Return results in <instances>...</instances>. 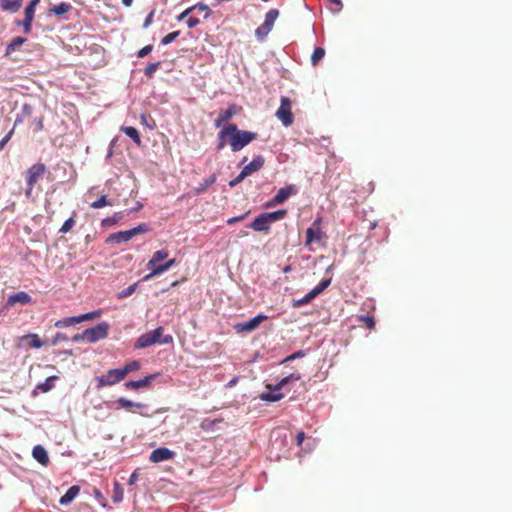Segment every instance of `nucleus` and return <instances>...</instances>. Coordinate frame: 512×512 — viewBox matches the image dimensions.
<instances>
[{
	"mask_svg": "<svg viewBox=\"0 0 512 512\" xmlns=\"http://www.w3.org/2000/svg\"><path fill=\"white\" fill-rule=\"evenodd\" d=\"M168 255L169 253L165 249L155 251L152 255V258L147 263V268L150 270V273L145 275L142 280H150L151 278L161 275L176 265V260L174 258L169 259L162 264H158L159 261L166 260Z\"/></svg>",
	"mask_w": 512,
	"mask_h": 512,
	"instance_id": "1",
	"label": "nucleus"
},
{
	"mask_svg": "<svg viewBox=\"0 0 512 512\" xmlns=\"http://www.w3.org/2000/svg\"><path fill=\"white\" fill-rule=\"evenodd\" d=\"M258 137L256 132L241 130L236 124L230 123L229 146L233 152L242 150Z\"/></svg>",
	"mask_w": 512,
	"mask_h": 512,
	"instance_id": "2",
	"label": "nucleus"
},
{
	"mask_svg": "<svg viewBox=\"0 0 512 512\" xmlns=\"http://www.w3.org/2000/svg\"><path fill=\"white\" fill-rule=\"evenodd\" d=\"M164 328L158 327L152 331H148L144 334H142L138 339L136 340L134 347L136 349H143L146 347H149L151 345H154L156 343L160 344H170L173 341V338L171 335H163Z\"/></svg>",
	"mask_w": 512,
	"mask_h": 512,
	"instance_id": "3",
	"label": "nucleus"
},
{
	"mask_svg": "<svg viewBox=\"0 0 512 512\" xmlns=\"http://www.w3.org/2000/svg\"><path fill=\"white\" fill-rule=\"evenodd\" d=\"M286 215V209L262 213L254 219V221L249 225V227L257 232H269L270 224L272 222L285 218Z\"/></svg>",
	"mask_w": 512,
	"mask_h": 512,
	"instance_id": "4",
	"label": "nucleus"
},
{
	"mask_svg": "<svg viewBox=\"0 0 512 512\" xmlns=\"http://www.w3.org/2000/svg\"><path fill=\"white\" fill-rule=\"evenodd\" d=\"M300 379L301 375L299 373H291L290 375L282 378L271 391L262 393L260 395V399L267 402H277L284 397V394L280 392V389L283 388L289 382L298 381Z\"/></svg>",
	"mask_w": 512,
	"mask_h": 512,
	"instance_id": "5",
	"label": "nucleus"
},
{
	"mask_svg": "<svg viewBox=\"0 0 512 512\" xmlns=\"http://www.w3.org/2000/svg\"><path fill=\"white\" fill-rule=\"evenodd\" d=\"M46 166L43 163H36L29 167L26 171V185L25 196L29 199L32 197V191L35 184L45 174Z\"/></svg>",
	"mask_w": 512,
	"mask_h": 512,
	"instance_id": "6",
	"label": "nucleus"
},
{
	"mask_svg": "<svg viewBox=\"0 0 512 512\" xmlns=\"http://www.w3.org/2000/svg\"><path fill=\"white\" fill-rule=\"evenodd\" d=\"M148 231H149L148 225L143 223V224H140L137 227H134L130 230L120 231L117 233L110 234L109 237L107 238V242H112V243H117V244H120L123 242H128L134 236L139 235V234H144Z\"/></svg>",
	"mask_w": 512,
	"mask_h": 512,
	"instance_id": "7",
	"label": "nucleus"
},
{
	"mask_svg": "<svg viewBox=\"0 0 512 512\" xmlns=\"http://www.w3.org/2000/svg\"><path fill=\"white\" fill-rule=\"evenodd\" d=\"M278 16H279V11H278V9H275V8L270 9L266 13L265 20H264L263 24H261L255 30V36L259 40H263L270 33Z\"/></svg>",
	"mask_w": 512,
	"mask_h": 512,
	"instance_id": "8",
	"label": "nucleus"
},
{
	"mask_svg": "<svg viewBox=\"0 0 512 512\" xmlns=\"http://www.w3.org/2000/svg\"><path fill=\"white\" fill-rule=\"evenodd\" d=\"M101 314H102L101 310H97V311H92V312H88L85 314H81L78 316L63 318V319L55 322V327H57V328L69 327V326L76 325V324L84 322V321H89V320H92L95 318H99L101 316Z\"/></svg>",
	"mask_w": 512,
	"mask_h": 512,
	"instance_id": "9",
	"label": "nucleus"
},
{
	"mask_svg": "<svg viewBox=\"0 0 512 512\" xmlns=\"http://www.w3.org/2000/svg\"><path fill=\"white\" fill-rule=\"evenodd\" d=\"M109 324L107 322L98 323L92 328L83 331V336L89 343H95L99 340L105 339L108 336Z\"/></svg>",
	"mask_w": 512,
	"mask_h": 512,
	"instance_id": "10",
	"label": "nucleus"
},
{
	"mask_svg": "<svg viewBox=\"0 0 512 512\" xmlns=\"http://www.w3.org/2000/svg\"><path fill=\"white\" fill-rule=\"evenodd\" d=\"M291 101L288 97H281L280 107L276 111V117L281 121V123L288 127L293 124L294 117L291 111Z\"/></svg>",
	"mask_w": 512,
	"mask_h": 512,
	"instance_id": "11",
	"label": "nucleus"
},
{
	"mask_svg": "<svg viewBox=\"0 0 512 512\" xmlns=\"http://www.w3.org/2000/svg\"><path fill=\"white\" fill-rule=\"evenodd\" d=\"M331 283V279H323L316 287H314L309 293H307L303 298L298 300H293L292 306L294 308L301 307L310 303L315 297L320 295Z\"/></svg>",
	"mask_w": 512,
	"mask_h": 512,
	"instance_id": "12",
	"label": "nucleus"
},
{
	"mask_svg": "<svg viewBox=\"0 0 512 512\" xmlns=\"http://www.w3.org/2000/svg\"><path fill=\"white\" fill-rule=\"evenodd\" d=\"M124 372L121 369H111L105 375L97 377V387L112 386L124 379Z\"/></svg>",
	"mask_w": 512,
	"mask_h": 512,
	"instance_id": "13",
	"label": "nucleus"
},
{
	"mask_svg": "<svg viewBox=\"0 0 512 512\" xmlns=\"http://www.w3.org/2000/svg\"><path fill=\"white\" fill-rule=\"evenodd\" d=\"M241 110V107L236 104H231L225 110H221L214 120V126L216 128H222L225 126V123H228L236 114H238Z\"/></svg>",
	"mask_w": 512,
	"mask_h": 512,
	"instance_id": "14",
	"label": "nucleus"
},
{
	"mask_svg": "<svg viewBox=\"0 0 512 512\" xmlns=\"http://www.w3.org/2000/svg\"><path fill=\"white\" fill-rule=\"evenodd\" d=\"M321 218H317L314 220L311 227L306 230V241L305 245L308 246L313 242H319L322 239V230H321Z\"/></svg>",
	"mask_w": 512,
	"mask_h": 512,
	"instance_id": "15",
	"label": "nucleus"
},
{
	"mask_svg": "<svg viewBox=\"0 0 512 512\" xmlns=\"http://www.w3.org/2000/svg\"><path fill=\"white\" fill-rule=\"evenodd\" d=\"M293 192V186L280 188L276 195L265 204V207L269 208L284 203L289 198V196L293 194Z\"/></svg>",
	"mask_w": 512,
	"mask_h": 512,
	"instance_id": "16",
	"label": "nucleus"
},
{
	"mask_svg": "<svg viewBox=\"0 0 512 512\" xmlns=\"http://www.w3.org/2000/svg\"><path fill=\"white\" fill-rule=\"evenodd\" d=\"M175 456V452L166 448L160 447L153 450L149 456V460L153 463H159L162 461H167L173 459Z\"/></svg>",
	"mask_w": 512,
	"mask_h": 512,
	"instance_id": "17",
	"label": "nucleus"
},
{
	"mask_svg": "<svg viewBox=\"0 0 512 512\" xmlns=\"http://www.w3.org/2000/svg\"><path fill=\"white\" fill-rule=\"evenodd\" d=\"M31 301H32V298L27 292L19 291L17 293L10 295L7 298L5 307H7V308L13 307L16 304L27 305V304L31 303Z\"/></svg>",
	"mask_w": 512,
	"mask_h": 512,
	"instance_id": "18",
	"label": "nucleus"
},
{
	"mask_svg": "<svg viewBox=\"0 0 512 512\" xmlns=\"http://www.w3.org/2000/svg\"><path fill=\"white\" fill-rule=\"evenodd\" d=\"M267 317L265 315H257L245 323H240L235 326L238 332H250L255 330Z\"/></svg>",
	"mask_w": 512,
	"mask_h": 512,
	"instance_id": "19",
	"label": "nucleus"
},
{
	"mask_svg": "<svg viewBox=\"0 0 512 512\" xmlns=\"http://www.w3.org/2000/svg\"><path fill=\"white\" fill-rule=\"evenodd\" d=\"M158 377V374H151L145 376L143 379L137 381H128L124 384L127 389L138 390L141 388H147L150 386L151 382Z\"/></svg>",
	"mask_w": 512,
	"mask_h": 512,
	"instance_id": "20",
	"label": "nucleus"
},
{
	"mask_svg": "<svg viewBox=\"0 0 512 512\" xmlns=\"http://www.w3.org/2000/svg\"><path fill=\"white\" fill-rule=\"evenodd\" d=\"M230 139V123L221 128L217 134V149L222 150L226 145H229Z\"/></svg>",
	"mask_w": 512,
	"mask_h": 512,
	"instance_id": "21",
	"label": "nucleus"
},
{
	"mask_svg": "<svg viewBox=\"0 0 512 512\" xmlns=\"http://www.w3.org/2000/svg\"><path fill=\"white\" fill-rule=\"evenodd\" d=\"M265 160L263 156H256L249 164L243 167L244 173L249 176L254 172L259 171L264 166Z\"/></svg>",
	"mask_w": 512,
	"mask_h": 512,
	"instance_id": "22",
	"label": "nucleus"
},
{
	"mask_svg": "<svg viewBox=\"0 0 512 512\" xmlns=\"http://www.w3.org/2000/svg\"><path fill=\"white\" fill-rule=\"evenodd\" d=\"M34 459L43 466H47L49 463V457L46 449L41 445H36L32 450Z\"/></svg>",
	"mask_w": 512,
	"mask_h": 512,
	"instance_id": "23",
	"label": "nucleus"
},
{
	"mask_svg": "<svg viewBox=\"0 0 512 512\" xmlns=\"http://www.w3.org/2000/svg\"><path fill=\"white\" fill-rule=\"evenodd\" d=\"M23 0H0V8L3 11L16 13L22 7Z\"/></svg>",
	"mask_w": 512,
	"mask_h": 512,
	"instance_id": "24",
	"label": "nucleus"
},
{
	"mask_svg": "<svg viewBox=\"0 0 512 512\" xmlns=\"http://www.w3.org/2000/svg\"><path fill=\"white\" fill-rule=\"evenodd\" d=\"M80 491V488L79 486H71L67 491L66 493L60 498L59 502L60 504L62 505H67L69 503H71L75 497L78 495Z\"/></svg>",
	"mask_w": 512,
	"mask_h": 512,
	"instance_id": "25",
	"label": "nucleus"
},
{
	"mask_svg": "<svg viewBox=\"0 0 512 512\" xmlns=\"http://www.w3.org/2000/svg\"><path fill=\"white\" fill-rule=\"evenodd\" d=\"M121 131H123L128 137H130L137 146L141 145V138L136 128L132 126H122Z\"/></svg>",
	"mask_w": 512,
	"mask_h": 512,
	"instance_id": "26",
	"label": "nucleus"
},
{
	"mask_svg": "<svg viewBox=\"0 0 512 512\" xmlns=\"http://www.w3.org/2000/svg\"><path fill=\"white\" fill-rule=\"evenodd\" d=\"M72 9L70 3L62 2L58 5L53 6L50 11L57 16H61L63 14L68 13Z\"/></svg>",
	"mask_w": 512,
	"mask_h": 512,
	"instance_id": "27",
	"label": "nucleus"
},
{
	"mask_svg": "<svg viewBox=\"0 0 512 512\" xmlns=\"http://www.w3.org/2000/svg\"><path fill=\"white\" fill-rule=\"evenodd\" d=\"M117 403H118V405L121 408H125V409H127L129 411H131L133 407L143 408V407L146 406L143 403H133L132 401H130V400L126 399V398H123V397L117 399Z\"/></svg>",
	"mask_w": 512,
	"mask_h": 512,
	"instance_id": "28",
	"label": "nucleus"
},
{
	"mask_svg": "<svg viewBox=\"0 0 512 512\" xmlns=\"http://www.w3.org/2000/svg\"><path fill=\"white\" fill-rule=\"evenodd\" d=\"M57 378V376H50L46 378L43 383L37 385V389L43 393L49 392L54 387L53 381H55Z\"/></svg>",
	"mask_w": 512,
	"mask_h": 512,
	"instance_id": "29",
	"label": "nucleus"
},
{
	"mask_svg": "<svg viewBox=\"0 0 512 512\" xmlns=\"http://www.w3.org/2000/svg\"><path fill=\"white\" fill-rule=\"evenodd\" d=\"M140 369V362L138 360H133L128 362L121 370L124 372V377H126L129 373L133 371H137Z\"/></svg>",
	"mask_w": 512,
	"mask_h": 512,
	"instance_id": "30",
	"label": "nucleus"
},
{
	"mask_svg": "<svg viewBox=\"0 0 512 512\" xmlns=\"http://www.w3.org/2000/svg\"><path fill=\"white\" fill-rule=\"evenodd\" d=\"M26 42V38L23 37H15L12 39V41L7 46V54H10L12 51H14L16 48L20 47L23 43Z\"/></svg>",
	"mask_w": 512,
	"mask_h": 512,
	"instance_id": "31",
	"label": "nucleus"
},
{
	"mask_svg": "<svg viewBox=\"0 0 512 512\" xmlns=\"http://www.w3.org/2000/svg\"><path fill=\"white\" fill-rule=\"evenodd\" d=\"M216 181V176L215 175H212L210 178L206 179L204 181V183L200 184L197 188H195V194H201L203 193L204 191H206V189L212 185L213 183H215Z\"/></svg>",
	"mask_w": 512,
	"mask_h": 512,
	"instance_id": "32",
	"label": "nucleus"
},
{
	"mask_svg": "<svg viewBox=\"0 0 512 512\" xmlns=\"http://www.w3.org/2000/svg\"><path fill=\"white\" fill-rule=\"evenodd\" d=\"M325 50L321 47H316L311 56V63L313 66H316L318 62L324 57Z\"/></svg>",
	"mask_w": 512,
	"mask_h": 512,
	"instance_id": "33",
	"label": "nucleus"
},
{
	"mask_svg": "<svg viewBox=\"0 0 512 512\" xmlns=\"http://www.w3.org/2000/svg\"><path fill=\"white\" fill-rule=\"evenodd\" d=\"M160 66H161L160 61L154 62V63H149L144 70V74L148 78H152L154 76L155 72L160 68Z\"/></svg>",
	"mask_w": 512,
	"mask_h": 512,
	"instance_id": "34",
	"label": "nucleus"
},
{
	"mask_svg": "<svg viewBox=\"0 0 512 512\" xmlns=\"http://www.w3.org/2000/svg\"><path fill=\"white\" fill-rule=\"evenodd\" d=\"M112 500L114 503H119L123 500V489L117 482L114 484Z\"/></svg>",
	"mask_w": 512,
	"mask_h": 512,
	"instance_id": "35",
	"label": "nucleus"
},
{
	"mask_svg": "<svg viewBox=\"0 0 512 512\" xmlns=\"http://www.w3.org/2000/svg\"><path fill=\"white\" fill-rule=\"evenodd\" d=\"M26 338L30 339L29 346L31 348L38 349L44 345L43 341L39 338V336L37 334H29L26 336Z\"/></svg>",
	"mask_w": 512,
	"mask_h": 512,
	"instance_id": "36",
	"label": "nucleus"
},
{
	"mask_svg": "<svg viewBox=\"0 0 512 512\" xmlns=\"http://www.w3.org/2000/svg\"><path fill=\"white\" fill-rule=\"evenodd\" d=\"M222 420L220 419H214V420H209V419H205L203 420L201 423H200V428L204 431H210V430H213V428L215 427V425L219 422H221Z\"/></svg>",
	"mask_w": 512,
	"mask_h": 512,
	"instance_id": "37",
	"label": "nucleus"
},
{
	"mask_svg": "<svg viewBox=\"0 0 512 512\" xmlns=\"http://www.w3.org/2000/svg\"><path fill=\"white\" fill-rule=\"evenodd\" d=\"M110 205H112V203L107 200V197L105 195H103L99 199L94 201L91 204V207L94 208V209H99V208H102L104 206H110Z\"/></svg>",
	"mask_w": 512,
	"mask_h": 512,
	"instance_id": "38",
	"label": "nucleus"
},
{
	"mask_svg": "<svg viewBox=\"0 0 512 512\" xmlns=\"http://www.w3.org/2000/svg\"><path fill=\"white\" fill-rule=\"evenodd\" d=\"M75 223L76 222L73 217L68 218L60 228L59 232L62 234H66L75 226Z\"/></svg>",
	"mask_w": 512,
	"mask_h": 512,
	"instance_id": "39",
	"label": "nucleus"
},
{
	"mask_svg": "<svg viewBox=\"0 0 512 512\" xmlns=\"http://www.w3.org/2000/svg\"><path fill=\"white\" fill-rule=\"evenodd\" d=\"M179 34H180V31H174V32L167 34L161 40L162 45L170 44L179 36Z\"/></svg>",
	"mask_w": 512,
	"mask_h": 512,
	"instance_id": "40",
	"label": "nucleus"
},
{
	"mask_svg": "<svg viewBox=\"0 0 512 512\" xmlns=\"http://www.w3.org/2000/svg\"><path fill=\"white\" fill-rule=\"evenodd\" d=\"M38 3H36L35 1L31 0V2L29 3V5L25 8V18H31V19H34V14H35V7Z\"/></svg>",
	"mask_w": 512,
	"mask_h": 512,
	"instance_id": "41",
	"label": "nucleus"
},
{
	"mask_svg": "<svg viewBox=\"0 0 512 512\" xmlns=\"http://www.w3.org/2000/svg\"><path fill=\"white\" fill-rule=\"evenodd\" d=\"M136 287H137V283H134V284L128 286L126 289L122 290L119 293V298L129 297L130 295H132L135 292Z\"/></svg>",
	"mask_w": 512,
	"mask_h": 512,
	"instance_id": "42",
	"label": "nucleus"
},
{
	"mask_svg": "<svg viewBox=\"0 0 512 512\" xmlns=\"http://www.w3.org/2000/svg\"><path fill=\"white\" fill-rule=\"evenodd\" d=\"M360 320L364 323L367 329H374L375 327V320L372 316H361Z\"/></svg>",
	"mask_w": 512,
	"mask_h": 512,
	"instance_id": "43",
	"label": "nucleus"
},
{
	"mask_svg": "<svg viewBox=\"0 0 512 512\" xmlns=\"http://www.w3.org/2000/svg\"><path fill=\"white\" fill-rule=\"evenodd\" d=\"M246 177H248L243 170L236 176L233 180L229 182L230 187H235L239 183H241Z\"/></svg>",
	"mask_w": 512,
	"mask_h": 512,
	"instance_id": "44",
	"label": "nucleus"
},
{
	"mask_svg": "<svg viewBox=\"0 0 512 512\" xmlns=\"http://www.w3.org/2000/svg\"><path fill=\"white\" fill-rule=\"evenodd\" d=\"M122 218H123V214L121 212L115 213L111 218L104 219L102 221V224L103 225L114 224V223H116L118 220H120Z\"/></svg>",
	"mask_w": 512,
	"mask_h": 512,
	"instance_id": "45",
	"label": "nucleus"
},
{
	"mask_svg": "<svg viewBox=\"0 0 512 512\" xmlns=\"http://www.w3.org/2000/svg\"><path fill=\"white\" fill-rule=\"evenodd\" d=\"M153 50V45L149 44V45H146L144 46L143 48H141L138 52H137V57L138 58H144L145 56H147L149 53H151V51Z\"/></svg>",
	"mask_w": 512,
	"mask_h": 512,
	"instance_id": "46",
	"label": "nucleus"
},
{
	"mask_svg": "<svg viewBox=\"0 0 512 512\" xmlns=\"http://www.w3.org/2000/svg\"><path fill=\"white\" fill-rule=\"evenodd\" d=\"M14 134V127L6 134V136L0 140V151H2L5 145L10 141L12 135Z\"/></svg>",
	"mask_w": 512,
	"mask_h": 512,
	"instance_id": "47",
	"label": "nucleus"
},
{
	"mask_svg": "<svg viewBox=\"0 0 512 512\" xmlns=\"http://www.w3.org/2000/svg\"><path fill=\"white\" fill-rule=\"evenodd\" d=\"M304 356V352L303 351H297L289 356H287L283 361L282 363H287V362H290V361H293L297 358H300V357H303Z\"/></svg>",
	"mask_w": 512,
	"mask_h": 512,
	"instance_id": "48",
	"label": "nucleus"
},
{
	"mask_svg": "<svg viewBox=\"0 0 512 512\" xmlns=\"http://www.w3.org/2000/svg\"><path fill=\"white\" fill-rule=\"evenodd\" d=\"M249 213H250V211H247L246 213H244V214H242L240 216L231 217V218H229L227 220V224L232 225V224H234L236 222L242 221V220H244L248 216Z\"/></svg>",
	"mask_w": 512,
	"mask_h": 512,
	"instance_id": "49",
	"label": "nucleus"
},
{
	"mask_svg": "<svg viewBox=\"0 0 512 512\" xmlns=\"http://www.w3.org/2000/svg\"><path fill=\"white\" fill-rule=\"evenodd\" d=\"M192 8H193V10L197 9L199 11L206 12V16H208L210 14V8L208 7V5H206L204 3H198L195 6H193Z\"/></svg>",
	"mask_w": 512,
	"mask_h": 512,
	"instance_id": "50",
	"label": "nucleus"
},
{
	"mask_svg": "<svg viewBox=\"0 0 512 512\" xmlns=\"http://www.w3.org/2000/svg\"><path fill=\"white\" fill-rule=\"evenodd\" d=\"M32 21H33V19H31V18H24L22 24H23L25 33H29L31 31Z\"/></svg>",
	"mask_w": 512,
	"mask_h": 512,
	"instance_id": "51",
	"label": "nucleus"
},
{
	"mask_svg": "<svg viewBox=\"0 0 512 512\" xmlns=\"http://www.w3.org/2000/svg\"><path fill=\"white\" fill-rule=\"evenodd\" d=\"M199 23H200V21H199V19H198V18H196V17H190V18L188 19V21H187V26H188L189 28H194V27L198 26V25H199Z\"/></svg>",
	"mask_w": 512,
	"mask_h": 512,
	"instance_id": "52",
	"label": "nucleus"
},
{
	"mask_svg": "<svg viewBox=\"0 0 512 512\" xmlns=\"http://www.w3.org/2000/svg\"><path fill=\"white\" fill-rule=\"evenodd\" d=\"M67 340V337L64 334L57 333L52 340V344L56 345L59 341Z\"/></svg>",
	"mask_w": 512,
	"mask_h": 512,
	"instance_id": "53",
	"label": "nucleus"
},
{
	"mask_svg": "<svg viewBox=\"0 0 512 512\" xmlns=\"http://www.w3.org/2000/svg\"><path fill=\"white\" fill-rule=\"evenodd\" d=\"M153 17H154V11L150 12L148 14V16L146 17L144 24H143L144 28L148 27L152 23Z\"/></svg>",
	"mask_w": 512,
	"mask_h": 512,
	"instance_id": "54",
	"label": "nucleus"
},
{
	"mask_svg": "<svg viewBox=\"0 0 512 512\" xmlns=\"http://www.w3.org/2000/svg\"><path fill=\"white\" fill-rule=\"evenodd\" d=\"M305 439V433L304 432H299L296 436V444L297 446H301L303 441Z\"/></svg>",
	"mask_w": 512,
	"mask_h": 512,
	"instance_id": "55",
	"label": "nucleus"
},
{
	"mask_svg": "<svg viewBox=\"0 0 512 512\" xmlns=\"http://www.w3.org/2000/svg\"><path fill=\"white\" fill-rule=\"evenodd\" d=\"M193 11V8H187L185 11H183L178 17L177 19L179 21L183 20L185 17H187L191 12Z\"/></svg>",
	"mask_w": 512,
	"mask_h": 512,
	"instance_id": "56",
	"label": "nucleus"
},
{
	"mask_svg": "<svg viewBox=\"0 0 512 512\" xmlns=\"http://www.w3.org/2000/svg\"><path fill=\"white\" fill-rule=\"evenodd\" d=\"M35 122H36V127H35V129H34V130H35L36 132H37V131L42 130V129H43V119H42V118H39V119H37Z\"/></svg>",
	"mask_w": 512,
	"mask_h": 512,
	"instance_id": "57",
	"label": "nucleus"
},
{
	"mask_svg": "<svg viewBox=\"0 0 512 512\" xmlns=\"http://www.w3.org/2000/svg\"><path fill=\"white\" fill-rule=\"evenodd\" d=\"M329 1H330L331 4L335 5V7H336L335 9L337 11L341 10V8H342L341 0H329Z\"/></svg>",
	"mask_w": 512,
	"mask_h": 512,
	"instance_id": "58",
	"label": "nucleus"
},
{
	"mask_svg": "<svg viewBox=\"0 0 512 512\" xmlns=\"http://www.w3.org/2000/svg\"><path fill=\"white\" fill-rule=\"evenodd\" d=\"M72 340L74 342H78V341H81V340H86V336H83V332L81 334H76Z\"/></svg>",
	"mask_w": 512,
	"mask_h": 512,
	"instance_id": "59",
	"label": "nucleus"
},
{
	"mask_svg": "<svg viewBox=\"0 0 512 512\" xmlns=\"http://www.w3.org/2000/svg\"><path fill=\"white\" fill-rule=\"evenodd\" d=\"M94 495L100 502L104 500L102 493L97 488L94 489Z\"/></svg>",
	"mask_w": 512,
	"mask_h": 512,
	"instance_id": "60",
	"label": "nucleus"
},
{
	"mask_svg": "<svg viewBox=\"0 0 512 512\" xmlns=\"http://www.w3.org/2000/svg\"><path fill=\"white\" fill-rule=\"evenodd\" d=\"M122 3L126 7H130L133 3V0H122Z\"/></svg>",
	"mask_w": 512,
	"mask_h": 512,
	"instance_id": "61",
	"label": "nucleus"
},
{
	"mask_svg": "<svg viewBox=\"0 0 512 512\" xmlns=\"http://www.w3.org/2000/svg\"><path fill=\"white\" fill-rule=\"evenodd\" d=\"M136 481V474L133 473L131 476H130V479H129V484H134Z\"/></svg>",
	"mask_w": 512,
	"mask_h": 512,
	"instance_id": "62",
	"label": "nucleus"
},
{
	"mask_svg": "<svg viewBox=\"0 0 512 512\" xmlns=\"http://www.w3.org/2000/svg\"><path fill=\"white\" fill-rule=\"evenodd\" d=\"M236 383H237V378H234L231 381H229L228 387H233Z\"/></svg>",
	"mask_w": 512,
	"mask_h": 512,
	"instance_id": "63",
	"label": "nucleus"
},
{
	"mask_svg": "<svg viewBox=\"0 0 512 512\" xmlns=\"http://www.w3.org/2000/svg\"><path fill=\"white\" fill-rule=\"evenodd\" d=\"M180 282L179 281H174L171 283L170 287H175L179 284Z\"/></svg>",
	"mask_w": 512,
	"mask_h": 512,
	"instance_id": "64",
	"label": "nucleus"
}]
</instances>
